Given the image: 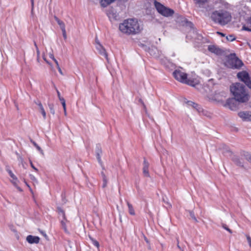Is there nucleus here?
<instances>
[{
    "instance_id": "obj_1",
    "label": "nucleus",
    "mask_w": 251,
    "mask_h": 251,
    "mask_svg": "<svg viewBox=\"0 0 251 251\" xmlns=\"http://www.w3.org/2000/svg\"><path fill=\"white\" fill-rule=\"evenodd\" d=\"M230 90L235 100L239 102L244 103L249 100V95L244 84L241 83L232 84L230 87Z\"/></svg>"
},
{
    "instance_id": "obj_2",
    "label": "nucleus",
    "mask_w": 251,
    "mask_h": 251,
    "mask_svg": "<svg viewBox=\"0 0 251 251\" xmlns=\"http://www.w3.org/2000/svg\"><path fill=\"white\" fill-rule=\"evenodd\" d=\"M119 29L123 33L130 35L139 33L141 28L136 20L128 19L119 25Z\"/></svg>"
},
{
    "instance_id": "obj_3",
    "label": "nucleus",
    "mask_w": 251,
    "mask_h": 251,
    "mask_svg": "<svg viewBox=\"0 0 251 251\" xmlns=\"http://www.w3.org/2000/svg\"><path fill=\"white\" fill-rule=\"evenodd\" d=\"M210 18L215 23L225 25L230 22L231 15L229 11L221 9L213 11L211 13Z\"/></svg>"
},
{
    "instance_id": "obj_4",
    "label": "nucleus",
    "mask_w": 251,
    "mask_h": 251,
    "mask_svg": "<svg viewBox=\"0 0 251 251\" xmlns=\"http://www.w3.org/2000/svg\"><path fill=\"white\" fill-rule=\"evenodd\" d=\"M225 64L229 68L237 69H240L244 65L242 60L236 57L235 53H230L228 55Z\"/></svg>"
},
{
    "instance_id": "obj_5",
    "label": "nucleus",
    "mask_w": 251,
    "mask_h": 251,
    "mask_svg": "<svg viewBox=\"0 0 251 251\" xmlns=\"http://www.w3.org/2000/svg\"><path fill=\"white\" fill-rule=\"evenodd\" d=\"M154 4L157 12L164 17H169L172 16L175 13L173 9L165 6L160 2L155 0H154Z\"/></svg>"
},
{
    "instance_id": "obj_6",
    "label": "nucleus",
    "mask_w": 251,
    "mask_h": 251,
    "mask_svg": "<svg viewBox=\"0 0 251 251\" xmlns=\"http://www.w3.org/2000/svg\"><path fill=\"white\" fill-rule=\"evenodd\" d=\"M237 76L249 88L251 89V79L249 73L247 71L240 72L238 73Z\"/></svg>"
},
{
    "instance_id": "obj_7",
    "label": "nucleus",
    "mask_w": 251,
    "mask_h": 251,
    "mask_svg": "<svg viewBox=\"0 0 251 251\" xmlns=\"http://www.w3.org/2000/svg\"><path fill=\"white\" fill-rule=\"evenodd\" d=\"M173 76L178 81L183 83L186 81L187 74L180 70H175L173 73Z\"/></svg>"
},
{
    "instance_id": "obj_8",
    "label": "nucleus",
    "mask_w": 251,
    "mask_h": 251,
    "mask_svg": "<svg viewBox=\"0 0 251 251\" xmlns=\"http://www.w3.org/2000/svg\"><path fill=\"white\" fill-rule=\"evenodd\" d=\"M237 102L238 101L235 100V97L229 98L226 100L225 105V106L228 107L231 110L235 111L237 110L238 108Z\"/></svg>"
},
{
    "instance_id": "obj_9",
    "label": "nucleus",
    "mask_w": 251,
    "mask_h": 251,
    "mask_svg": "<svg viewBox=\"0 0 251 251\" xmlns=\"http://www.w3.org/2000/svg\"><path fill=\"white\" fill-rule=\"evenodd\" d=\"M238 116L243 121L246 122L251 121V111H243L238 112Z\"/></svg>"
},
{
    "instance_id": "obj_10",
    "label": "nucleus",
    "mask_w": 251,
    "mask_h": 251,
    "mask_svg": "<svg viewBox=\"0 0 251 251\" xmlns=\"http://www.w3.org/2000/svg\"><path fill=\"white\" fill-rule=\"evenodd\" d=\"M106 14L110 20H118L119 19V14L113 8L107 9Z\"/></svg>"
},
{
    "instance_id": "obj_11",
    "label": "nucleus",
    "mask_w": 251,
    "mask_h": 251,
    "mask_svg": "<svg viewBox=\"0 0 251 251\" xmlns=\"http://www.w3.org/2000/svg\"><path fill=\"white\" fill-rule=\"evenodd\" d=\"M177 22L180 23L183 26H188L190 28L193 27V24L191 22L189 21L186 18L180 16L177 18Z\"/></svg>"
},
{
    "instance_id": "obj_12",
    "label": "nucleus",
    "mask_w": 251,
    "mask_h": 251,
    "mask_svg": "<svg viewBox=\"0 0 251 251\" xmlns=\"http://www.w3.org/2000/svg\"><path fill=\"white\" fill-rule=\"evenodd\" d=\"M150 163L144 157L143 161V174L144 176L149 177L150 176L149 168Z\"/></svg>"
},
{
    "instance_id": "obj_13",
    "label": "nucleus",
    "mask_w": 251,
    "mask_h": 251,
    "mask_svg": "<svg viewBox=\"0 0 251 251\" xmlns=\"http://www.w3.org/2000/svg\"><path fill=\"white\" fill-rule=\"evenodd\" d=\"M208 50L210 52H211L212 53H214L217 55H221L223 52V50H222L217 47L215 45L208 46Z\"/></svg>"
},
{
    "instance_id": "obj_14",
    "label": "nucleus",
    "mask_w": 251,
    "mask_h": 251,
    "mask_svg": "<svg viewBox=\"0 0 251 251\" xmlns=\"http://www.w3.org/2000/svg\"><path fill=\"white\" fill-rule=\"evenodd\" d=\"M96 48L98 51L99 53L104 56V57L108 60L107 53L102 45L100 43H98V45H96Z\"/></svg>"
},
{
    "instance_id": "obj_15",
    "label": "nucleus",
    "mask_w": 251,
    "mask_h": 251,
    "mask_svg": "<svg viewBox=\"0 0 251 251\" xmlns=\"http://www.w3.org/2000/svg\"><path fill=\"white\" fill-rule=\"evenodd\" d=\"M40 238L38 236H33L29 235L26 237V240L27 242L31 244H38L40 241Z\"/></svg>"
},
{
    "instance_id": "obj_16",
    "label": "nucleus",
    "mask_w": 251,
    "mask_h": 251,
    "mask_svg": "<svg viewBox=\"0 0 251 251\" xmlns=\"http://www.w3.org/2000/svg\"><path fill=\"white\" fill-rule=\"evenodd\" d=\"M186 103L188 105L192 106L194 108L196 109L199 112H201L202 111V109L200 105L193 101L188 100L186 102Z\"/></svg>"
},
{
    "instance_id": "obj_17",
    "label": "nucleus",
    "mask_w": 251,
    "mask_h": 251,
    "mask_svg": "<svg viewBox=\"0 0 251 251\" xmlns=\"http://www.w3.org/2000/svg\"><path fill=\"white\" fill-rule=\"evenodd\" d=\"M232 160L237 166L244 168V162L238 156H234L232 158Z\"/></svg>"
},
{
    "instance_id": "obj_18",
    "label": "nucleus",
    "mask_w": 251,
    "mask_h": 251,
    "mask_svg": "<svg viewBox=\"0 0 251 251\" xmlns=\"http://www.w3.org/2000/svg\"><path fill=\"white\" fill-rule=\"evenodd\" d=\"M183 83H185L193 87H195L196 85L197 84L196 79L192 78H188L187 76H186V81L183 82Z\"/></svg>"
},
{
    "instance_id": "obj_19",
    "label": "nucleus",
    "mask_w": 251,
    "mask_h": 251,
    "mask_svg": "<svg viewBox=\"0 0 251 251\" xmlns=\"http://www.w3.org/2000/svg\"><path fill=\"white\" fill-rule=\"evenodd\" d=\"M35 103L36 104H37L39 107V108L40 109V111H41V113H42L43 117L44 119H46V112L45 111V109L42 105V104L41 103V102L40 101H38L37 102H35Z\"/></svg>"
},
{
    "instance_id": "obj_20",
    "label": "nucleus",
    "mask_w": 251,
    "mask_h": 251,
    "mask_svg": "<svg viewBox=\"0 0 251 251\" xmlns=\"http://www.w3.org/2000/svg\"><path fill=\"white\" fill-rule=\"evenodd\" d=\"M116 0H101L100 5L103 7H106L111 3L114 2Z\"/></svg>"
},
{
    "instance_id": "obj_21",
    "label": "nucleus",
    "mask_w": 251,
    "mask_h": 251,
    "mask_svg": "<svg viewBox=\"0 0 251 251\" xmlns=\"http://www.w3.org/2000/svg\"><path fill=\"white\" fill-rule=\"evenodd\" d=\"M54 18L57 24L59 25L61 29L65 28V25L64 23L61 21L58 18H57L56 16H54Z\"/></svg>"
},
{
    "instance_id": "obj_22",
    "label": "nucleus",
    "mask_w": 251,
    "mask_h": 251,
    "mask_svg": "<svg viewBox=\"0 0 251 251\" xmlns=\"http://www.w3.org/2000/svg\"><path fill=\"white\" fill-rule=\"evenodd\" d=\"M57 211L59 215H62L63 220H67L65 211L60 207H57Z\"/></svg>"
},
{
    "instance_id": "obj_23",
    "label": "nucleus",
    "mask_w": 251,
    "mask_h": 251,
    "mask_svg": "<svg viewBox=\"0 0 251 251\" xmlns=\"http://www.w3.org/2000/svg\"><path fill=\"white\" fill-rule=\"evenodd\" d=\"M127 205L128 208L129 213L131 215H134L135 213L132 204H130L128 201H127Z\"/></svg>"
},
{
    "instance_id": "obj_24",
    "label": "nucleus",
    "mask_w": 251,
    "mask_h": 251,
    "mask_svg": "<svg viewBox=\"0 0 251 251\" xmlns=\"http://www.w3.org/2000/svg\"><path fill=\"white\" fill-rule=\"evenodd\" d=\"M223 153L225 155L227 154L230 155L231 154V151L227 146L224 145L223 147Z\"/></svg>"
},
{
    "instance_id": "obj_25",
    "label": "nucleus",
    "mask_w": 251,
    "mask_h": 251,
    "mask_svg": "<svg viewBox=\"0 0 251 251\" xmlns=\"http://www.w3.org/2000/svg\"><path fill=\"white\" fill-rule=\"evenodd\" d=\"M30 142L32 143V144L33 145V146L37 149V150H38L40 153L42 154V155H44V152H43V151L42 150V149L37 145V144L34 142L33 140H30Z\"/></svg>"
},
{
    "instance_id": "obj_26",
    "label": "nucleus",
    "mask_w": 251,
    "mask_h": 251,
    "mask_svg": "<svg viewBox=\"0 0 251 251\" xmlns=\"http://www.w3.org/2000/svg\"><path fill=\"white\" fill-rule=\"evenodd\" d=\"M243 155L244 156L245 159L251 163V154L248 152H244Z\"/></svg>"
},
{
    "instance_id": "obj_27",
    "label": "nucleus",
    "mask_w": 251,
    "mask_h": 251,
    "mask_svg": "<svg viewBox=\"0 0 251 251\" xmlns=\"http://www.w3.org/2000/svg\"><path fill=\"white\" fill-rule=\"evenodd\" d=\"M197 4L199 5L200 7H202V5L206 2L207 0H194Z\"/></svg>"
},
{
    "instance_id": "obj_28",
    "label": "nucleus",
    "mask_w": 251,
    "mask_h": 251,
    "mask_svg": "<svg viewBox=\"0 0 251 251\" xmlns=\"http://www.w3.org/2000/svg\"><path fill=\"white\" fill-rule=\"evenodd\" d=\"M95 152H96V153H99V154L102 153L101 147V146L100 144H98L96 145Z\"/></svg>"
},
{
    "instance_id": "obj_29",
    "label": "nucleus",
    "mask_w": 251,
    "mask_h": 251,
    "mask_svg": "<svg viewBox=\"0 0 251 251\" xmlns=\"http://www.w3.org/2000/svg\"><path fill=\"white\" fill-rule=\"evenodd\" d=\"M48 106L50 109V112L54 115L55 113V110L54 109V105L52 103H48Z\"/></svg>"
},
{
    "instance_id": "obj_30",
    "label": "nucleus",
    "mask_w": 251,
    "mask_h": 251,
    "mask_svg": "<svg viewBox=\"0 0 251 251\" xmlns=\"http://www.w3.org/2000/svg\"><path fill=\"white\" fill-rule=\"evenodd\" d=\"M6 171L11 178L14 180H17V177L14 175L11 170L7 169Z\"/></svg>"
},
{
    "instance_id": "obj_31",
    "label": "nucleus",
    "mask_w": 251,
    "mask_h": 251,
    "mask_svg": "<svg viewBox=\"0 0 251 251\" xmlns=\"http://www.w3.org/2000/svg\"><path fill=\"white\" fill-rule=\"evenodd\" d=\"M65 221V220H63V219L61 221V225L62 227L64 229L65 232H67L68 230H67V226H66ZM66 221H67V220H66Z\"/></svg>"
},
{
    "instance_id": "obj_32",
    "label": "nucleus",
    "mask_w": 251,
    "mask_h": 251,
    "mask_svg": "<svg viewBox=\"0 0 251 251\" xmlns=\"http://www.w3.org/2000/svg\"><path fill=\"white\" fill-rule=\"evenodd\" d=\"M89 238H90V240H91L92 244L95 246L97 247L98 248L100 246L99 242L97 240H95L94 238L91 237V236H89Z\"/></svg>"
},
{
    "instance_id": "obj_33",
    "label": "nucleus",
    "mask_w": 251,
    "mask_h": 251,
    "mask_svg": "<svg viewBox=\"0 0 251 251\" xmlns=\"http://www.w3.org/2000/svg\"><path fill=\"white\" fill-rule=\"evenodd\" d=\"M190 216L195 222H198L197 219L195 216L194 212L192 211H189Z\"/></svg>"
},
{
    "instance_id": "obj_34",
    "label": "nucleus",
    "mask_w": 251,
    "mask_h": 251,
    "mask_svg": "<svg viewBox=\"0 0 251 251\" xmlns=\"http://www.w3.org/2000/svg\"><path fill=\"white\" fill-rule=\"evenodd\" d=\"M226 38L228 41H233L235 40V37L233 35H229L226 37Z\"/></svg>"
},
{
    "instance_id": "obj_35",
    "label": "nucleus",
    "mask_w": 251,
    "mask_h": 251,
    "mask_svg": "<svg viewBox=\"0 0 251 251\" xmlns=\"http://www.w3.org/2000/svg\"><path fill=\"white\" fill-rule=\"evenodd\" d=\"M96 154L97 159L100 165H102V161H101V157H100L101 154H99V153H96Z\"/></svg>"
},
{
    "instance_id": "obj_36",
    "label": "nucleus",
    "mask_w": 251,
    "mask_h": 251,
    "mask_svg": "<svg viewBox=\"0 0 251 251\" xmlns=\"http://www.w3.org/2000/svg\"><path fill=\"white\" fill-rule=\"evenodd\" d=\"M222 226L224 229L228 231L230 233H232V230L230 229H229L226 224H223Z\"/></svg>"
},
{
    "instance_id": "obj_37",
    "label": "nucleus",
    "mask_w": 251,
    "mask_h": 251,
    "mask_svg": "<svg viewBox=\"0 0 251 251\" xmlns=\"http://www.w3.org/2000/svg\"><path fill=\"white\" fill-rule=\"evenodd\" d=\"M102 181H103V184H102V188H105L106 186H107V178H102Z\"/></svg>"
},
{
    "instance_id": "obj_38",
    "label": "nucleus",
    "mask_w": 251,
    "mask_h": 251,
    "mask_svg": "<svg viewBox=\"0 0 251 251\" xmlns=\"http://www.w3.org/2000/svg\"><path fill=\"white\" fill-rule=\"evenodd\" d=\"M29 163L32 168L34 169L36 172L38 173L39 172L38 169L34 166L31 160H29Z\"/></svg>"
},
{
    "instance_id": "obj_39",
    "label": "nucleus",
    "mask_w": 251,
    "mask_h": 251,
    "mask_svg": "<svg viewBox=\"0 0 251 251\" xmlns=\"http://www.w3.org/2000/svg\"><path fill=\"white\" fill-rule=\"evenodd\" d=\"M61 30L62 31L63 36L64 38L65 39H66L67 38V34H66L65 28L62 29Z\"/></svg>"
},
{
    "instance_id": "obj_40",
    "label": "nucleus",
    "mask_w": 251,
    "mask_h": 251,
    "mask_svg": "<svg viewBox=\"0 0 251 251\" xmlns=\"http://www.w3.org/2000/svg\"><path fill=\"white\" fill-rule=\"evenodd\" d=\"M246 237L249 246L251 248V237L249 235H246Z\"/></svg>"
},
{
    "instance_id": "obj_41",
    "label": "nucleus",
    "mask_w": 251,
    "mask_h": 251,
    "mask_svg": "<svg viewBox=\"0 0 251 251\" xmlns=\"http://www.w3.org/2000/svg\"><path fill=\"white\" fill-rule=\"evenodd\" d=\"M242 29L244 30L248 31H251V29L249 27L246 26L245 25L243 26Z\"/></svg>"
},
{
    "instance_id": "obj_42",
    "label": "nucleus",
    "mask_w": 251,
    "mask_h": 251,
    "mask_svg": "<svg viewBox=\"0 0 251 251\" xmlns=\"http://www.w3.org/2000/svg\"><path fill=\"white\" fill-rule=\"evenodd\" d=\"M62 105L63 107V109L64 111L65 114H66V102H62Z\"/></svg>"
},
{
    "instance_id": "obj_43",
    "label": "nucleus",
    "mask_w": 251,
    "mask_h": 251,
    "mask_svg": "<svg viewBox=\"0 0 251 251\" xmlns=\"http://www.w3.org/2000/svg\"><path fill=\"white\" fill-rule=\"evenodd\" d=\"M139 102L140 103H141L142 104V105H143V107H144V109H146V105H145V104H144V102H143V100H142L141 99H140L139 100Z\"/></svg>"
},
{
    "instance_id": "obj_44",
    "label": "nucleus",
    "mask_w": 251,
    "mask_h": 251,
    "mask_svg": "<svg viewBox=\"0 0 251 251\" xmlns=\"http://www.w3.org/2000/svg\"><path fill=\"white\" fill-rule=\"evenodd\" d=\"M56 67H57V68L58 71V72H59V73H60L61 75H63V72H62V70H61V69L60 68V67L59 65H58V66H56Z\"/></svg>"
},
{
    "instance_id": "obj_45",
    "label": "nucleus",
    "mask_w": 251,
    "mask_h": 251,
    "mask_svg": "<svg viewBox=\"0 0 251 251\" xmlns=\"http://www.w3.org/2000/svg\"><path fill=\"white\" fill-rule=\"evenodd\" d=\"M217 34L220 35L222 37H225L226 36L225 34L219 31L217 32Z\"/></svg>"
},
{
    "instance_id": "obj_46",
    "label": "nucleus",
    "mask_w": 251,
    "mask_h": 251,
    "mask_svg": "<svg viewBox=\"0 0 251 251\" xmlns=\"http://www.w3.org/2000/svg\"><path fill=\"white\" fill-rule=\"evenodd\" d=\"M101 176H102V178H106V176H105V175L104 174V172H101Z\"/></svg>"
},
{
    "instance_id": "obj_47",
    "label": "nucleus",
    "mask_w": 251,
    "mask_h": 251,
    "mask_svg": "<svg viewBox=\"0 0 251 251\" xmlns=\"http://www.w3.org/2000/svg\"><path fill=\"white\" fill-rule=\"evenodd\" d=\"M57 96H58V99H60V98H62V97L61 96L60 93V92H59V91H58V90H57Z\"/></svg>"
},
{
    "instance_id": "obj_48",
    "label": "nucleus",
    "mask_w": 251,
    "mask_h": 251,
    "mask_svg": "<svg viewBox=\"0 0 251 251\" xmlns=\"http://www.w3.org/2000/svg\"><path fill=\"white\" fill-rule=\"evenodd\" d=\"M61 102H66L65 99L62 97L61 98L59 99Z\"/></svg>"
},
{
    "instance_id": "obj_49",
    "label": "nucleus",
    "mask_w": 251,
    "mask_h": 251,
    "mask_svg": "<svg viewBox=\"0 0 251 251\" xmlns=\"http://www.w3.org/2000/svg\"><path fill=\"white\" fill-rule=\"evenodd\" d=\"M95 42H96V45H98V43H100V41H99V40L98 39L97 37H96L95 38Z\"/></svg>"
},
{
    "instance_id": "obj_50",
    "label": "nucleus",
    "mask_w": 251,
    "mask_h": 251,
    "mask_svg": "<svg viewBox=\"0 0 251 251\" xmlns=\"http://www.w3.org/2000/svg\"><path fill=\"white\" fill-rule=\"evenodd\" d=\"M163 201H164V202H165V203L168 205V207H171L172 206H171V204L169 202H168V201H166H166H164V199H163Z\"/></svg>"
},
{
    "instance_id": "obj_51",
    "label": "nucleus",
    "mask_w": 251,
    "mask_h": 251,
    "mask_svg": "<svg viewBox=\"0 0 251 251\" xmlns=\"http://www.w3.org/2000/svg\"><path fill=\"white\" fill-rule=\"evenodd\" d=\"M53 60L54 61V62L55 63L56 65V66H57L58 65H59V64H58V61H57V60L54 58V59H53Z\"/></svg>"
},
{
    "instance_id": "obj_52",
    "label": "nucleus",
    "mask_w": 251,
    "mask_h": 251,
    "mask_svg": "<svg viewBox=\"0 0 251 251\" xmlns=\"http://www.w3.org/2000/svg\"><path fill=\"white\" fill-rule=\"evenodd\" d=\"M16 188L20 192H22L23 191V190L21 188H20V187H19L18 186H16Z\"/></svg>"
},
{
    "instance_id": "obj_53",
    "label": "nucleus",
    "mask_w": 251,
    "mask_h": 251,
    "mask_svg": "<svg viewBox=\"0 0 251 251\" xmlns=\"http://www.w3.org/2000/svg\"><path fill=\"white\" fill-rule=\"evenodd\" d=\"M30 178L32 180H35V177L33 175H30Z\"/></svg>"
},
{
    "instance_id": "obj_54",
    "label": "nucleus",
    "mask_w": 251,
    "mask_h": 251,
    "mask_svg": "<svg viewBox=\"0 0 251 251\" xmlns=\"http://www.w3.org/2000/svg\"><path fill=\"white\" fill-rule=\"evenodd\" d=\"M50 57L51 58L52 60L55 58L53 55L52 54H50Z\"/></svg>"
},
{
    "instance_id": "obj_55",
    "label": "nucleus",
    "mask_w": 251,
    "mask_h": 251,
    "mask_svg": "<svg viewBox=\"0 0 251 251\" xmlns=\"http://www.w3.org/2000/svg\"><path fill=\"white\" fill-rule=\"evenodd\" d=\"M25 183L26 185L28 187H29V189H30V190H31V188H30V186L27 184V183L25 181Z\"/></svg>"
},
{
    "instance_id": "obj_56",
    "label": "nucleus",
    "mask_w": 251,
    "mask_h": 251,
    "mask_svg": "<svg viewBox=\"0 0 251 251\" xmlns=\"http://www.w3.org/2000/svg\"><path fill=\"white\" fill-rule=\"evenodd\" d=\"M36 51H37V54H39L40 53V51H39L38 48H36Z\"/></svg>"
},
{
    "instance_id": "obj_57",
    "label": "nucleus",
    "mask_w": 251,
    "mask_h": 251,
    "mask_svg": "<svg viewBox=\"0 0 251 251\" xmlns=\"http://www.w3.org/2000/svg\"><path fill=\"white\" fill-rule=\"evenodd\" d=\"M12 183L16 187V186H18L16 182H13Z\"/></svg>"
},
{
    "instance_id": "obj_58",
    "label": "nucleus",
    "mask_w": 251,
    "mask_h": 251,
    "mask_svg": "<svg viewBox=\"0 0 251 251\" xmlns=\"http://www.w3.org/2000/svg\"><path fill=\"white\" fill-rule=\"evenodd\" d=\"M30 1H31V4H32V6H33V4H34V0H30Z\"/></svg>"
},
{
    "instance_id": "obj_59",
    "label": "nucleus",
    "mask_w": 251,
    "mask_h": 251,
    "mask_svg": "<svg viewBox=\"0 0 251 251\" xmlns=\"http://www.w3.org/2000/svg\"><path fill=\"white\" fill-rule=\"evenodd\" d=\"M145 240L146 241L147 243H149V241L147 239V237H145Z\"/></svg>"
},
{
    "instance_id": "obj_60",
    "label": "nucleus",
    "mask_w": 251,
    "mask_h": 251,
    "mask_svg": "<svg viewBox=\"0 0 251 251\" xmlns=\"http://www.w3.org/2000/svg\"><path fill=\"white\" fill-rule=\"evenodd\" d=\"M34 46H35L36 48H38L36 42H34Z\"/></svg>"
}]
</instances>
